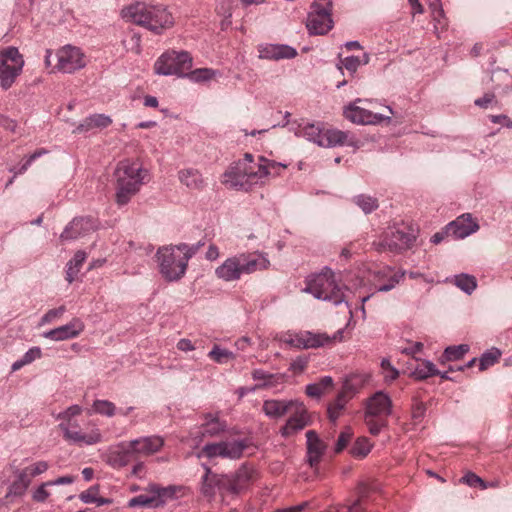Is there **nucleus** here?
Returning a JSON list of instances; mask_svg holds the SVG:
<instances>
[{
	"instance_id": "f257e3e1",
	"label": "nucleus",
	"mask_w": 512,
	"mask_h": 512,
	"mask_svg": "<svg viewBox=\"0 0 512 512\" xmlns=\"http://www.w3.org/2000/svg\"><path fill=\"white\" fill-rule=\"evenodd\" d=\"M121 15L127 21L142 26L155 34L174 25L172 14L164 5L136 2L122 9Z\"/></svg>"
},
{
	"instance_id": "f03ea898",
	"label": "nucleus",
	"mask_w": 512,
	"mask_h": 512,
	"mask_svg": "<svg viewBox=\"0 0 512 512\" xmlns=\"http://www.w3.org/2000/svg\"><path fill=\"white\" fill-rule=\"evenodd\" d=\"M148 176V170L138 160L120 161L115 170L117 204L126 205L148 180Z\"/></svg>"
},
{
	"instance_id": "7ed1b4c3",
	"label": "nucleus",
	"mask_w": 512,
	"mask_h": 512,
	"mask_svg": "<svg viewBox=\"0 0 512 512\" xmlns=\"http://www.w3.org/2000/svg\"><path fill=\"white\" fill-rule=\"evenodd\" d=\"M270 261L260 253H239L228 257L215 269L218 279L225 282L238 281L243 275H249L256 271L265 270Z\"/></svg>"
},
{
	"instance_id": "20e7f679",
	"label": "nucleus",
	"mask_w": 512,
	"mask_h": 512,
	"mask_svg": "<svg viewBox=\"0 0 512 512\" xmlns=\"http://www.w3.org/2000/svg\"><path fill=\"white\" fill-rule=\"evenodd\" d=\"M392 407L390 396L383 391L375 392L366 400L364 422L371 435L377 436L387 427Z\"/></svg>"
},
{
	"instance_id": "39448f33",
	"label": "nucleus",
	"mask_w": 512,
	"mask_h": 512,
	"mask_svg": "<svg viewBox=\"0 0 512 512\" xmlns=\"http://www.w3.org/2000/svg\"><path fill=\"white\" fill-rule=\"evenodd\" d=\"M289 130L297 137L316 143L320 147H335L342 145L347 139V133L336 130H324L319 124L314 123H296L289 126Z\"/></svg>"
},
{
	"instance_id": "423d86ee",
	"label": "nucleus",
	"mask_w": 512,
	"mask_h": 512,
	"mask_svg": "<svg viewBox=\"0 0 512 512\" xmlns=\"http://www.w3.org/2000/svg\"><path fill=\"white\" fill-rule=\"evenodd\" d=\"M304 291L312 294L317 299L332 302L334 305H339L345 301L344 292L336 283L335 274L329 268L311 276L307 280Z\"/></svg>"
},
{
	"instance_id": "0eeeda50",
	"label": "nucleus",
	"mask_w": 512,
	"mask_h": 512,
	"mask_svg": "<svg viewBox=\"0 0 512 512\" xmlns=\"http://www.w3.org/2000/svg\"><path fill=\"white\" fill-rule=\"evenodd\" d=\"M246 164V177L248 178L249 190L256 186H264L269 177H276L281 174V170L287 168L286 164L259 156L257 160L251 153L244 154Z\"/></svg>"
},
{
	"instance_id": "6e6552de",
	"label": "nucleus",
	"mask_w": 512,
	"mask_h": 512,
	"mask_svg": "<svg viewBox=\"0 0 512 512\" xmlns=\"http://www.w3.org/2000/svg\"><path fill=\"white\" fill-rule=\"evenodd\" d=\"M82 413V407L79 405H71L65 411L58 414V419L64 420L59 424V428L63 432L64 439L70 444L78 446L94 445L102 440L101 432L98 428L91 430L89 433H83L81 430H72L74 425L73 417Z\"/></svg>"
},
{
	"instance_id": "1a4fd4ad",
	"label": "nucleus",
	"mask_w": 512,
	"mask_h": 512,
	"mask_svg": "<svg viewBox=\"0 0 512 512\" xmlns=\"http://www.w3.org/2000/svg\"><path fill=\"white\" fill-rule=\"evenodd\" d=\"M192 64L193 59L189 52L168 50L156 60L154 70L158 75L185 77Z\"/></svg>"
},
{
	"instance_id": "9d476101",
	"label": "nucleus",
	"mask_w": 512,
	"mask_h": 512,
	"mask_svg": "<svg viewBox=\"0 0 512 512\" xmlns=\"http://www.w3.org/2000/svg\"><path fill=\"white\" fill-rule=\"evenodd\" d=\"M24 58L16 47L9 46L0 51V87L10 89L22 73Z\"/></svg>"
},
{
	"instance_id": "9b49d317",
	"label": "nucleus",
	"mask_w": 512,
	"mask_h": 512,
	"mask_svg": "<svg viewBox=\"0 0 512 512\" xmlns=\"http://www.w3.org/2000/svg\"><path fill=\"white\" fill-rule=\"evenodd\" d=\"M159 272L166 281L173 282L180 280L186 273L185 260L173 246H164L156 253Z\"/></svg>"
},
{
	"instance_id": "f8f14e48",
	"label": "nucleus",
	"mask_w": 512,
	"mask_h": 512,
	"mask_svg": "<svg viewBox=\"0 0 512 512\" xmlns=\"http://www.w3.org/2000/svg\"><path fill=\"white\" fill-rule=\"evenodd\" d=\"M344 330H337L332 336L326 333H313L310 331H301L298 333H288L284 337V342L290 346L302 349L319 348L332 345L343 340Z\"/></svg>"
},
{
	"instance_id": "ddd939ff",
	"label": "nucleus",
	"mask_w": 512,
	"mask_h": 512,
	"mask_svg": "<svg viewBox=\"0 0 512 512\" xmlns=\"http://www.w3.org/2000/svg\"><path fill=\"white\" fill-rule=\"evenodd\" d=\"M416 238L417 231L411 226H394L385 232L379 246L384 250L401 253L412 248Z\"/></svg>"
},
{
	"instance_id": "4468645a",
	"label": "nucleus",
	"mask_w": 512,
	"mask_h": 512,
	"mask_svg": "<svg viewBox=\"0 0 512 512\" xmlns=\"http://www.w3.org/2000/svg\"><path fill=\"white\" fill-rule=\"evenodd\" d=\"M332 3L330 0H316L308 13L306 27L310 34L324 35L333 27L331 17Z\"/></svg>"
},
{
	"instance_id": "2eb2a0df",
	"label": "nucleus",
	"mask_w": 512,
	"mask_h": 512,
	"mask_svg": "<svg viewBox=\"0 0 512 512\" xmlns=\"http://www.w3.org/2000/svg\"><path fill=\"white\" fill-rule=\"evenodd\" d=\"M55 66L53 70L61 73H74L87 64L86 56L83 51L76 46L70 44L59 48L55 54Z\"/></svg>"
},
{
	"instance_id": "dca6fc26",
	"label": "nucleus",
	"mask_w": 512,
	"mask_h": 512,
	"mask_svg": "<svg viewBox=\"0 0 512 512\" xmlns=\"http://www.w3.org/2000/svg\"><path fill=\"white\" fill-rule=\"evenodd\" d=\"M247 446L248 445L245 440L208 443L202 448L197 457L200 458L202 456H206L207 458L222 457L228 459H239L242 457Z\"/></svg>"
},
{
	"instance_id": "f3484780",
	"label": "nucleus",
	"mask_w": 512,
	"mask_h": 512,
	"mask_svg": "<svg viewBox=\"0 0 512 512\" xmlns=\"http://www.w3.org/2000/svg\"><path fill=\"white\" fill-rule=\"evenodd\" d=\"M358 102L368 103L370 101L357 99L355 102L347 105L343 110L344 117L347 120L351 121L352 123L359 125H372L379 124L384 120H390L389 116H384L379 113H373L366 108L358 106Z\"/></svg>"
},
{
	"instance_id": "a211bd4d",
	"label": "nucleus",
	"mask_w": 512,
	"mask_h": 512,
	"mask_svg": "<svg viewBox=\"0 0 512 512\" xmlns=\"http://www.w3.org/2000/svg\"><path fill=\"white\" fill-rule=\"evenodd\" d=\"M246 164L245 157L232 163L223 173L221 183L228 188L249 192Z\"/></svg>"
},
{
	"instance_id": "6ab92c4d",
	"label": "nucleus",
	"mask_w": 512,
	"mask_h": 512,
	"mask_svg": "<svg viewBox=\"0 0 512 512\" xmlns=\"http://www.w3.org/2000/svg\"><path fill=\"white\" fill-rule=\"evenodd\" d=\"M289 413H291L290 417L280 429L281 436L285 438L296 434L311 424L309 413L302 402L297 400L296 405L293 406Z\"/></svg>"
},
{
	"instance_id": "aec40b11",
	"label": "nucleus",
	"mask_w": 512,
	"mask_h": 512,
	"mask_svg": "<svg viewBox=\"0 0 512 512\" xmlns=\"http://www.w3.org/2000/svg\"><path fill=\"white\" fill-rule=\"evenodd\" d=\"M135 460L129 441L111 446L105 453V462L114 469L126 467Z\"/></svg>"
},
{
	"instance_id": "412c9836",
	"label": "nucleus",
	"mask_w": 512,
	"mask_h": 512,
	"mask_svg": "<svg viewBox=\"0 0 512 512\" xmlns=\"http://www.w3.org/2000/svg\"><path fill=\"white\" fill-rule=\"evenodd\" d=\"M129 443L137 460L139 457H148L159 452L163 448L165 440L159 435H151L130 440Z\"/></svg>"
},
{
	"instance_id": "4be33fe9",
	"label": "nucleus",
	"mask_w": 512,
	"mask_h": 512,
	"mask_svg": "<svg viewBox=\"0 0 512 512\" xmlns=\"http://www.w3.org/2000/svg\"><path fill=\"white\" fill-rule=\"evenodd\" d=\"M96 229L92 218L77 217L74 218L63 230L60 235L61 241H74L88 235Z\"/></svg>"
},
{
	"instance_id": "5701e85b",
	"label": "nucleus",
	"mask_w": 512,
	"mask_h": 512,
	"mask_svg": "<svg viewBox=\"0 0 512 512\" xmlns=\"http://www.w3.org/2000/svg\"><path fill=\"white\" fill-rule=\"evenodd\" d=\"M479 229L477 222L473 220L470 214H463L450 222L445 228V234L455 239H463Z\"/></svg>"
},
{
	"instance_id": "b1692460",
	"label": "nucleus",
	"mask_w": 512,
	"mask_h": 512,
	"mask_svg": "<svg viewBox=\"0 0 512 512\" xmlns=\"http://www.w3.org/2000/svg\"><path fill=\"white\" fill-rule=\"evenodd\" d=\"M85 326L81 319L73 318L69 323L43 333V337L53 341H64L76 338Z\"/></svg>"
},
{
	"instance_id": "393cba45",
	"label": "nucleus",
	"mask_w": 512,
	"mask_h": 512,
	"mask_svg": "<svg viewBox=\"0 0 512 512\" xmlns=\"http://www.w3.org/2000/svg\"><path fill=\"white\" fill-rule=\"evenodd\" d=\"M203 468L205 474L202 476L200 491L206 497H213L217 490L226 487L228 481L225 477L213 473L206 464H203Z\"/></svg>"
},
{
	"instance_id": "a878e982",
	"label": "nucleus",
	"mask_w": 512,
	"mask_h": 512,
	"mask_svg": "<svg viewBox=\"0 0 512 512\" xmlns=\"http://www.w3.org/2000/svg\"><path fill=\"white\" fill-rule=\"evenodd\" d=\"M297 400L268 399L263 402L262 411L270 419H280L293 409Z\"/></svg>"
},
{
	"instance_id": "bb28decb",
	"label": "nucleus",
	"mask_w": 512,
	"mask_h": 512,
	"mask_svg": "<svg viewBox=\"0 0 512 512\" xmlns=\"http://www.w3.org/2000/svg\"><path fill=\"white\" fill-rule=\"evenodd\" d=\"M306 438H307V461L311 467H314L320 462V460L326 450V445L319 438L317 432L314 430H308L306 432Z\"/></svg>"
},
{
	"instance_id": "cd10ccee",
	"label": "nucleus",
	"mask_w": 512,
	"mask_h": 512,
	"mask_svg": "<svg viewBox=\"0 0 512 512\" xmlns=\"http://www.w3.org/2000/svg\"><path fill=\"white\" fill-rule=\"evenodd\" d=\"M184 488L178 485L162 487L158 484H149L146 492L154 493L158 507L164 506L168 501L177 499Z\"/></svg>"
},
{
	"instance_id": "c85d7f7f",
	"label": "nucleus",
	"mask_w": 512,
	"mask_h": 512,
	"mask_svg": "<svg viewBox=\"0 0 512 512\" xmlns=\"http://www.w3.org/2000/svg\"><path fill=\"white\" fill-rule=\"evenodd\" d=\"M204 420L205 422L199 427L198 431L199 441H201L203 437H214L226 430L227 425L225 421L220 420L217 415L211 413L205 414Z\"/></svg>"
},
{
	"instance_id": "c756f323",
	"label": "nucleus",
	"mask_w": 512,
	"mask_h": 512,
	"mask_svg": "<svg viewBox=\"0 0 512 512\" xmlns=\"http://www.w3.org/2000/svg\"><path fill=\"white\" fill-rule=\"evenodd\" d=\"M370 61V55L365 52L361 57L359 56H348L342 58L341 55L338 57L336 64L337 69L343 74V69L347 70L350 76H354L358 68L362 65H367Z\"/></svg>"
},
{
	"instance_id": "7c9ffc66",
	"label": "nucleus",
	"mask_w": 512,
	"mask_h": 512,
	"mask_svg": "<svg viewBox=\"0 0 512 512\" xmlns=\"http://www.w3.org/2000/svg\"><path fill=\"white\" fill-rule=\"evenodd\" d=\"M296 55V49L288 45L272 44L261 50V57L267 59H291Z\"/></svg>"
},
{
	"instance_id": "2f4dec72",
	"label": "nucleus",
	"mask_w": 512,
	"mask_h": 512,
	"mask_svg": "<svg viewBox=\"0 0 512 512\" xmlns=\"http://www.w3.org/2000/svg\"><path fill=\"white\" fill-rule=\"evenodd\" d=\"M179 181L191 190H200L205 186L202 174L194 168H187L178 172Z\"/></svg>"
},
{
	"instance_id": "473e14b6",
	"label": "nucleus",
	"mask_w": 512,
	"mask_h": 512,
	"mask_svg": "<svg viewBox=\"0 0 512 512\" xmlns=\"http://www.w3.org/2000/svg\"><path fill=\"white\" fill-rule=\"evenodd\" d=\"M350 398L351 396L348 395L347 386L345 385L336 399L328 406V417L331 422L335 423L338 420Z\"/></svg>"
},
{
	"instance_id": "72a5a7b5",
	"label": "nucleus",
	"mask_w": 512,
	"mask_h": 512,
	"mask_svg": "<svg viewBox=\"0 0 512 512\" xmlns=\"http://www.w3.org/2000/svg\"><path fill=\"white\" fill-rule=\"evenodd\" d=\"M417 364L411 372V375L417 380H424L432 376H436L439 370L436 368L434 363L429 360H418L415 359Z\"/></svg>"
},
{
	"instance_id": "f704fd0d",
	"label": "nucleus",
	"mask_w": 512,
	"mask_h": 512,
	"mask_svg": "<svg viewBox=\"0 0 512 512\" xmlns=\"http://www.w3.org/2000/svg\"><path fill=\"white\" fill-rule=\"evenodd\" d=\"M87 258L86 252L79 250L66 265V280L72 283L77 277L80 269Z\"/></svg>"
},
{
	"instance_id": "c9c22d12",
	"label": "nucleus",
	"mask_w": 512,
	"mask_h": 512,
	"mask_svg": "<svg viewBox=\"0 0 512 512\" xmlns=\"http://www.w3.org/2000/svg\"><path fill=\"white\" fill-rule=\"evenodd\" d=\"M380 273L383 274V276H389V278L387 283L379 285L377 287V291L379 292H387L392 290L397 284H399L403 280L406 274V272L403 270L393 272L392 268L390 267L385 268L383 271H380L379 274Z\"/></svg>"
},
{
	"instance_id": "e433bc0d",
	"label": "nucleus",
	"mask_w": 512,
	"mask_h": 512,
	"mask_svg": "<svg viewBox=\"0 0 512 512\" xmlns=\"http://www.w3.org/2000/svg\"><path fill=\"white\" fill-rule=\"evenodd\" d=\"M452 283L467 294H471L477 287L476 278L465 273L455 275L452 279Z\"/></svg>"
},
{
	"instance_id": "4c0bfd02",
	"label": "nucleus",
	"mask_w": 512,
	"mask_h": 512,
	"mask_svg": "<svg viewBox=\"0 0 512 512\" xmlns=\"http://www.w3.org/2000/svg\"><path fill=\"white\" fill-rule=\"evenodd\" d=\"M353 202L365 213L369 214L379 206L378 200L370 195L360 194L353 198Z\"/></svg>"
},
{
	"instance_id": "58836bf2",
	"label": "nucleus",
	"mask_w": 512,
	"mask_h": 512,
	"mask_svg": "<svg viewBox=\"0 0 512 512\" xmlns=\"http://www.w3.org/2000/svg\"><path fill=\"white\" fill-rule=\"evenodd\" d=\"M128 506L133 507H148V508H158L155 494L147 492L145 494H140L131 498L128 502Z\"/></svg>"
},
{
	"instance_id": "ea45409f",
	"label": "nucleus",
	"mask_w": 512,
	"mask_h": 512,
	"mask_svg": "<svg viewBox=\"0 0 512 512\" xmlns=\"http://www.w3.org/2000/svg\"><path fill=\"white\" fill-rule=\"evenodd\" d=\"M216 75L217 71L211 68H198L193 71L187 72L185 77H188L193 82L200 83L210 81Z\"/></svg>"
},
{
	"instance_id": "a19ab883",
	"label": "nucleus",
	"mask_w": 512,
	"mask_h": 512,
	"mask_svg": "<svg viewBox=\"0 0 512 512\" xmlns=\"http://www.w3.org/2000/svg\"><path fill=\"white\" fill-rule=\"evenodd\" d=\"M208 357L216 363L225 364L230 360H233L235 355L233 352L227 349H222L220 346L214 345L211 351L208 353Z\"/></svg>"
},
{
	"instance_id": "79ce46f5",
	"label": "nucleus",
	"mask_w": 512,
	"mask_h": 512,
	"mask_svg": "<svg viewBox=\"0 0 512 512\" xmlns=\"http://www.w3.org/2000/svg\"><path fill=\"white\" fill-rule=\"evenodd\" d=\"M372 444L366 437H359L351 448V454L357 458L366 457L371 451Z\"/></svg>"
},
{
	"instance_id": "37998d69",
	"label": "nucleus",
	"mask_w": 512,
	"mask_h": 512,
	"mask_svg": "<svg viewBox=\"0 0 512 512\" xmlns=\"http://www.w3.org/2000/svg\"><path fill=\"white\" fill-rule=\"evenodd\" d=\"M92 411L103 416L113 417L116 413V406L109 400H95Z\"/></svg>"
},
{
	"instance_id": "c03bdc74",
	"label": "nucleus",
	"mask_w": 512,
	"mask_h": 512,
	"mask_svg": "<svg viewBox=\"0 0 512 512\" xmlns=\"http://www.w3.org/2000/svg\"><path fill=\"white\" fill-rule=\"evenodd\" d=\"M202 245L203 244L201 242H198L197 244L191 246L185 243H181L173 247L177 249V252L181 255L182 261L185 260V264L187 267L189 260L197 253V251L200 249Z\"/></svg>"
},
{
	"instance_id": "a18cd8bd",
	"label": "nucleus",
	"mask_w": 512,
	"mask_h": 512,
	"mask_svg": "<svg viewBox=\"0 0 512 512\" xmlns=\"http://www.w3.org/2000/svg\"><path fill=\"white\" fill-rule=\"evenodd\" d=\"M469 351V346L461 344L458 346H449L443 353V358L447 361H456L461 359Z\"/></svg>"
},
{
	"instance_id": "49530a36",
	"label": "nucleus",
	"mask_w": 512,
	"mask_h": 512,
	"mask_svg": "<svg viewBox=\"0 0 512 512\" xmlns=\"http://www.w3.org/2000/svg\"><path fill=\"white\" fill-rule=\"evenodd\" d=\"M500 357V352L497 349L484 353L479 360V369L481 371L494 365Z\"/></svg>"
},
{
	"instance_id": "de8ad7c7",
	"label": "nucleus",
	"mask_w": 512,
	"mask_h": 512,
	"mask_svg": "<svg viewBox=\"0 0 512 512\" xmlns=\"http://www.w3.org/2000/svg\"><path fill=\"white\" fill-rule=\"evenodd\" d=\"M48 154V150L45 148L37 149L35 152H33L31 155L28 156L26 162L21 165L19 170L15 172V175L17 174H23L27 171V169L30 167V165L38 158Z\"/></svg>"
},
{
	"instance_id": "09e8293b",
	"label": "nucleus",
	"mask_w": 512,
	"mask_h": 512,
	"mask_svg": "<svg viewBox=\"0 0 512 512\" xmlns=\"http://www.w3.org/2000/svg\"><path fill=\"white\" fill-rule=\"evenodd\" d=\"M352 436H353L352 429L350 427H346L340 433V435L338 437V440H337V443H336V446H335V451L337 453L341 452L347 446V444L351 440Z\"/></svg>"
},
{
	"instance_id": "8fccbe9b",
	"label": "nucleus",
	"mask_w": 512,
	"mask_h": 512,
	"mask_svg": "<svg viewBox=\"0 0 512 512\" xmlns=\"http://www.w3.org/2000/svg\"><path fill=\"white\" fill-rule=\"evenodd\" d=\"M381 367L386 381H393L399 376L398 370L392 366L388 359H382Z\"/></svg>"
},
{
	"instance_id": "3c124183",
	"label": "nucleus",
	"mask_w": 512,
	"mask_h": 512,
	"mask_svg": "<svg viewBox=\"0 0 512 512\" xmlns=\"http://www.w3.org/2000/svg\"><path fill=\"white\" fill-rule=\"evenodd\" d=\"M27 489H28L27 486H25L23 483L18 482L15 479L10 484V486L8 488V492L5 497L8 498L10 496H17V497L23 496L26 493Z\"/></svg>"
},
{
	"instance_id": "603ef678",
	"label": "nucleus",
	"mask_w": 512,
	"mask_h": 512,
	"mask_svg": "<svg viewBox=\"0 0 512 512\" xmlns=\"http://www.w3.org/2000/svg\"><path fill=\"white\" fill-rule=\"evenodd\" d=\"M94 128H106L112 123V119L105 114H92L90 115Z\"/></svg>"
},
{
	"instance_id": "864d4df0",
	"label": "nucleus",
	"mask_w": 512,
	"mask_h": 512,
	"mask_svg": "<svg viewBox=\"0 0 512 512\" xmlns=\"http://www.w3.org/2000/svg\"><path fill=\"white\" fill-rule=\"evenodd\" d=\"M65 311H66L65 306H60L58 308L49 310L41 318V324H46V323L52 322L54 319L61 317Z\"/></svg>"
},
{
	"instance_id": "5fc2aeb1",
	"label": "nucleus",
	"mask_w": 512,
	"mask_h": 512,
	"mask_svg": "<svg viewBox=\"0 0 512 512\" xmlns=\"http://www.w3.org/2000/svg\"><path fill=\"white\" fill-rule=\"evenodd\" d=\"M461 481L470 487L481 486L482 488H486L484 481L479 476L472 472H469L466 475H464Z\"/></svg>"
},
{
	"instance_id": "6e6d98bb",
	"label": "nucleus",
	"mask_w": 512,
	"mask_h": 512,
	"mask_svg": "<svg viewBox=\"0 0 512 512\" xmlns=\"http://www.w3.org/2000/svg\"><path fill=\"white\" fill-rule=\"evenodd\" d=\"M42 356V351L39 347L30 348L21 358L23 362L28 365L33 361L40 359Z\"/></svg>"
},
{
	"instance_id": "4d7b16f0",
	"label": "nucleus",
	"mask_w": 512,
	"mask_h": 512,
	"mask_svg": "<svg viewBox=\"0 0 512 512\" xmlns=\"http://www.w3.org/2000/svg\"><path fill=\"white\" fill-rule=\"evenodd\" d=\"M98 491H99L98 486H92L89 489H87L86 491L80 493L79 498L83 503H86V504L94 503L95 498L97 497Z\"/></svg>"
},
{
	"instance_id": "13d9d810",
	"label": "nucleus",
	"mask_w": 512,
	"mask_h": 512,
	"mask_svg": "<svg viewBox=\"0 0 512 512\" xmlns=\"http://www.w3.org/2000/svg\"><path fill=\"white\" fill-rule=\"evenodd\" d=\"M494 93H485L483 97L477 98L474 101V104L480 108H488L492 104H496Z\"/></svg>"
},
{
	"instance_id": "bf43d9fd",
	"label": "nucleus",
	"mask_w": 512,
	"mask_h": 512,
	"mask_svg": "<svg viewBox=\"0 0 512 512\" xmlns=\"http://www.w3.org/2000/svg\"><path fill=\"white\" fill-rule=\"evenodd\" d=\"M29 470V474L33 477L38 476L46 472L49 465L46 461H38L31 466L26 467Z\"/></svg>"
},
{
	"instance_id": "052dcab7",
	"label": "nucleus",
	"mask_w": 512,
	"mask_h": 512,
	"mask_svg": "<svg viewBox=\"0 0 512 512\" xmlns=\"http://www.w3.org/2000/svg\"><path fill=\"white\" fill-rule=\"evenodd\" d=\"M50 486L48 482L42 483L32 495L33 500L36 502H44L50 495V493L46 490V487Z\"/></svg>"
},
{
	"instance_id": "680f3d73",
	"label": "nucleus",
	"mask_w": 512,
	"mask_h": 512,
	"mask_svg": "<svg viewBox=\"0 0 512 512\" xmlns=\"http://www.w3.org/2000/svg\"><path fill=\"white\" fill-rule=\"evenodd\" d=\"M0 126L7 131L16 133L18 124L14 119H11L5 115H1L0 116Z\"/></svg>"
},
{
	"instance_id": "e2e57ef3",
	"label": "nucleus",
	"mask_w": 512,
	"mask_h": 512,
	"mask_svg": "<svg viewBox=\"0 0 512 512\" xmlns=\"http://www.w3.org/2000/svg\"><path fill=\"white\" fill-rule=\"evenodd\" d=\"M14 475L16 476V480L18 482L23 483L25 486L29 487L32 476L29 474V470L26 467L21 470L16 469L14 471Z\"/></svg>"
},
{
	"instance_id": "0e129e2a",
	"label": "nucleus",
	"mask_w": 512,
	"mask_h": 512,
	"mask_svg": "<svg viewBox=\"0 0 512 512\" xmlns=\"http://www.w3.org/2000/svg\"><path fill=\"white\" fill-rule=\"evenodd\" d=\"M95 129L93 126V122L90 116L86 117L81 123H79L75 129L73 130V133H87L91 130Z\"/></svg>"
},
{
	"instance_id": "69168bd1",
	"label": "nucleus",
	"mask_w": 512,
	"mask_h": 512,
	"mask_svg": "<svg viewBox=\"0 0 512 512\" xmlns=\"http://www.w3.org/2000/svg\"><path fill=\"white\" fill-rule=\"evenodd\" d=\"M489 119L492 123L502 124L508 128H512V120L507 115H490Z\"/></svg>"
},
{
	"instance_id": "338daca9",
	"label": "nucleus",
	"mask_w": 512,
	"mask_h": 512,
	"mask_svg": "<svg viewBox=\"0 0 512 512\" xmlns=\"http://www.w3.org/2000/svg\"><path fill=\"white\" fill-rule=\"evenodd\" d=\"M423 349V343L415 342L401 348V352L407 355H415Z\"/></svg>"
},
{
	"instance_id": "774afa93",
	"label": "nucleus",
	"mask_w": 512,
	"mask_h": 512,
	"mask_svg": "<svg viewBox=\"0 0 512 512\" xmlns=\"http://www.w3.org/2000/svg\"><path fill=\"white\" fill-rule=\"evenodd\" d=\"M305 392L309 397L313 398H319L324 393V391L317 383L308 384L306 386Z\"/></svg>"
}]
</instances>
